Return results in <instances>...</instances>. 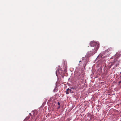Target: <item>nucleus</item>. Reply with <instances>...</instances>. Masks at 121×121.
<instances>
[{"mask_svg":"<svg viewBox=\"0 0 121 121\" xmlns=\"http://www.w3.org/2000/svg\"><path fill=\"white\" fill-rule=\"evenodd\" d=\"M114 58V60L111 62V66H112L114 64H115L117 66L119 64V61L117 60V59L119 57L118 55L117 54H116L114 57H113Z\"/></svg>","mask_w":121,"mask_h":121,"instance_id":"f257e3e1","label":"nucleus"},{"mask_svg":"<svg viewBox=\"0 0 121 121\" xmlns=\"http://www.w3.org/2000/svg\"><path fill=\"white\" fill-rule=\"evenodd\" d=\"M99 48V46L98 45H97L96 46H95V47H93L92 48V50L91 51H90L92 53H95L96 52Z\"/></svg>","mask_w":121,"mask_h":121,"instance_id":"f03ea898","label":"nucleus"},{"mask_svg":"<svg viewBox=\"0 0 121 121\" xmlns=\"http://www.w3.org/2000/svg\"><path fill=\"white\" fill-rule=\"evenodd\" d=\"M78 77L79 80H82V78L84 77V76L83 74L82 73L78 74Z\"/></svg>","mask_w":121,"mask_h":121,"instance_id":"7ed1b4c3","label":"nucleus"},{"mask_svg":"<svg viewBox=\"0 0 121 121\" xmlns=\"http://www.w3.org/2000/svg\"><path fill=\"white\" fill-rule=\"evenodd\" d=\"M96 43L94 42H91L90 43V46L94 47Z\"/></svg>","mask_w":121,"mask_h":121,"instance_id":"20e7f679","label":"nucleus"},{"mask_svg":"<svg viewBox=\"0 0 121 121\" xmlns=\"http://www.w3.org/2000/svg\"><path fill=\"white\" fill-rule=\"evenodd\" d=\"M30 117L29 116H28L26 117L25 119L26 120H27Z\"/></svg>","mask_w":121,"mask_h":121,"instance_id":"39448f33","label":"nucleus"},{"mask_svg":"<svg viewBox=\"0 0 121 121\" xmlns=\"http://www.w3.org/2000/svg\"><path fill=\"white\" fill-rule=\"evenodd\" d=\"M58 104L59 106V108L60 107V103L59 102H58Z\"/></svg>","mask_w":121,"mask_h":121,"instance_id":"423d86ee","label":"nucleus"},{"mask_svg":"<svg viewBox=\"0 0 121 121\" xmlns=\"http://www.w3.org/2000/svg\"><path fill=\"white\" fill-rule=\"evenodd\" d=\"M69 91H66V94H69Z\"/></svg>","mask_w":121,"mask_h":121,"instance_id":"0eeeda50","label":"nucleus"},{"mask_svg":"<svg viewBox=\"0 0 121 121\" xmlns=\"http://www.w3.org/2000/svg\"><path fill=\"white\" fill-rule=\"evenodd\" d=\"M69 89L68 88L67 89L66 91H69Z\"/></svg>","mask_w":121,"mask_h":121,"instance_id":"6e6552de","label":"nucleus"},{"mask_svg":"<svg viewBox=\"0 0 121 121\" xmlns=\"http://www.w3.org/2000/svg\"><path fill=\"white\" fill-rule=\"evenodd\" d=\"M119 83V84H120L121 83V81H120L119 82H118Z\"/></svg>","mask_w":121,"mask_h":121,"instance_id":"1a4fd4ad","label":"nucleus"},{"mask_svg":"<svg viewBox=\"0 0 121 121\" xmlns=\"http://www.w3.org/2000/svg\"><path fill=\"white\" fill-rule=\"evenodd\" d=\"M29 114H30V116H32V115H31V113H30Z\"/></svg>","mask_w":121,"mask_h":121,"instance_id":"9d476101","label":"nucleus"},{"mask_svg":"<svg viewBox=\"0 0 121 121\" xmlns=\"http://www.w3.org/2000/svg\"><path fill=\"white\" fill-rule=\"evenodd\" d=\"M69 91H70V92H71V89H69Z\"/></svg>","mask_w":121,"mask_h":121,"instance_id":"9b49d317","label":"nucleus"},{"mask_svg":"<svg viewBox=\"0 0 121 121\" xmlns=\"http://www.w3.org/2000/svg\"><path fill=\"white\" fill-rule=\"evenodd\" d=\"M120 75H121L120 77H121V73H120Z\"/></svg>","mask_w":121,"mask_h":121,"instance_id":"f8f14e48","label":"nucleus"},{"mask_svg":"<svg viewBox=\"0 0 121 121\" xmlns=\"http://www.w3.org/2000/svg\"><path fill=\"white\" fill-rule=\"evenodd\" d=\"M81 61H79L80 62H81Z\"/></svg>","mask_w":121,"mask_h":121,"instance_id":"ddd939ff","label":"nucleus"}]
</instances>
